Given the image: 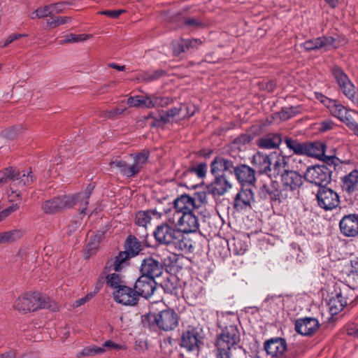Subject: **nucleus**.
I'll use <instances>...</instances> for the list:
<instances>
[{
  "instance_id": "a19ab883",
  "label": "nucleus",
  "mask_w": 358,
  "mask_h": 358,
  "mask_svg": "<svg viewBox=\"0 0 358 358\" xmlns=\"http://www.w3.org/2000/svg\"><path fill=\"white\" fill-rule=\"evenodd\" d=\"M103 238V234L98 232L96 234H91L89 236L88 243L87 245V252L90 255L92 254L99 247V244Z\"/></svg>"
},
{
  "instance_id": "0eeeda50",
  "label": "nucleus",
  "mask_w": 358,
  "mask_h": 358,
  "mask_svg": "<svg viewBox=\"0 0 358 358\" xmlns=\"http://www.w3.org/2000/svg\"><path fill=\"white\" fill-rule=\"evenodd\" d=\"M148 317L152 324H156L164 331L172 330L178 324V315L172 309L163 310L157 313H150Z\"/></svg>"
},
{
  "instance_id": "2f4dec72",
  "label": "nucleus",
  "mask_w": 358,
  "mask_h": 358,
  "mask_svg": "<svg viewBox=\"0 0 358 358\" xmlns=\"http://www.w3.org/2000/svg\"><path fill=\"white\" fill-rule=\"evenodd\" d=\"M343 188L348 192L358 189V170H353L343 178Z\"/></svg>"
},
{
  "instance_id": "a211bd4d",
  "label": "nucleus",
  "mask_w": 358,
  "mask_h": 358,
  "mask_svg": "<svg viewBox=\"0 0 358 358\" xmlns=\"http://www.w3.org/2000/svg\"><path fill=\"white\" fill-rule=\"evenodd\" d=\"M281 181L286 191H294L302 185V176L294 171H285Z\"/></svg>"
},
{
  "instance_id": "5701e85b",
  "label": "nucleus",
  "mask_w": 358,
  "mask_h": 358,
  "mask_svg": "<svg viewBox=\"0 0 358 358\" xmlns=\"http://www.w3.org/2000/svg\"><path fill=\"white\" fill-rule=\"evenodd\" d=\"M236 178L242 185H252L255 181V171L248 166L241 165L234 169Z\"/></svg>"
},
{
  "instance_id": "69168bd1",
  "label": "nucleus",
  "mask_w": 358,
  "mask_h": 358,
  "mask_svg": "<svg viewBox=\"0 0 358 358\" xmlns=\"http://www.w3.org/2000/svg\"><path fill=\"white\" fill-rule=\"evenodd\" d=\"M92 297H93L92 294H88L85 297H83V298H80V299L76 300L74 302L73 306V307H79V306L83 305L84 303H85L87 301H90Z\"/></svg>"
},
{
  "instance_id": "4be33fe9",
  "label": "nucleus",
  "mask_w": 358,
  "mask_h": 358,
  "mask_svg": "<svg viewBox=\"0 0 358 358\" xmlns=\"http://www.w3.org/2000/svg\"><path fill=\"white\" fill-rule=\"evenodd\" d=\"M252 164L260 173L269 174L271 172L270 155L258 152L253 155Z\"/></svg>"
},
{
  "instance_id": "20e7f679",
  "label": "nucleus",
  "mask_w": 358,
  "mask_h": 358,
  "mask_svg": "<svg viewBox=\"0 0 358 358\" xmlns=\"http://www.w3.org/2000/svg\"><path fill=\"white\" fill-rule=\"evenodd\" d=\"M94 187V186L92 184H90L87 186L85 191L79 194L73 196L64 195L48 200L43 204L42 208L46 213H55L77 203H80V206H87Z\"/></svg>"
},
{
  "instance_id": "a18cd8bd",
  "label": "nucleus",
  "mask_w": 358,
  "mask_h": 358,
  "mask_svg": "<svg viewBox=\"0 0 358 358\" xmlns=\"http://www.w3.org/2000/svg\"><path fill=\"white\" fill-rule=\"evenodd\" d=\"M91 34H71L66 36L64 41H62L60 43H78L87 41V39L92 38Z\"/></svg>"
},
{
  "instance_id": "f03ea898",
  "label": "nucleus",
  "mask_w": 358,
  "mask_h": 358,
  "mask_svg": "<svg viewBox=\"0 0 358 358\" xmlns=\"http://www.w3.org/2000/svg\"><path fill=\"white\" fill-rule=\"evenodd\" d=\"M169 224L166 222L156 228L154 236L157 241L178 251L190 252L193 248L192 241L178 227Z\"/></svg>"
},
{
  "instance_id": "13d9d810",
  "label": "nucleus",
  "mask_w": 358,
  "mask_h": 358,
  "mask_svg": "<svg viewBox=\"0 0 358 358\" xmlns=\"http://www.w3.org/2000/svg\"><path fill=\"white\" fill-rule=\"evenodd\" d=\"M103 348L106 349H115V350H125V345L117 344L112 341H106L103 343Z\"/></svg>"
},
{
  "instance_id": "f8f14e48",
  "label": "nucleus",
  "mask_w": 358,
  "mask_h": 358,
  "mask_svg": "<svg viewBox=\"0 0 358 358\" xmlns=\"http://www.w3.org/2000/svg\"><path fill=\"white\" fill-rule=\"evenodd\" d=\"M347 287L343 289H336L331 293L327 302L329 313L334 315L340 313L347 305L348 301L345 299Z\"/></svg>"
},
{
  "instance_id": "bf43d9fd",
  "label": "nucleus",
  "mask_w": 358,
  "mask_h": 358,
  "mask_svg": "<svg viewBox=\"0 0 358 358\" xmlns=\"http://www.w3.org/2000/svg\"><path fill=\"white\" fill-rule=\"evenodd\" d=\"M19 208L17 203L13 204L10 207L3 210L0 213V220L1 221L3 219L8 216L13 212H15Z\"/></svg>"
},
{
  "instance_id": "ea45409f",
  "label": "nucleus",
  "mask_w": 358,
  "mask_h": 358,
  "mask_svg": "<svg viewBox=\"0 0 358 358\" xmlns=\"http://www.w3.org/2000/svg\"><path fill=\"white\" fill-rule=\"evenodd\" d=\"M106 352L103 347L90 345L84 348L78 354V357H90L97 355H102Z\"/></svg>"
},
{
  "instance_id": "37998d69",
  "label": "nucleus",
  "mask_w": 358,
  "mask_h": 358,
  "mask_svg": "<svg viewBox=\"0 0 358 358\" xmlns=\"http://www.w3.org/2000/svg\"><path fill=\"white\" fill-rule=\"evenodd\" d=\"M148 95L130 96L127 104L131 107H145L148 108Z\"/></svg>"
},
{
  "instance_id": "864d4df0",
  "label": "nucleus",
  "mask_w": 358,
  "mask_h": 358,
  "mask_svg": "<svg viewBox=\"0 0 358 358\" xmlns=\"http://www.w3.org/2000/svg\"><path fill=\"white\" fill-rule=\"evenodd\" d=\"M17 134V129L16 127H10L1 131V135L6 138H14Z\"/></svg>"
},
{
  "instance_id": "0e129e2a",
  "label": "nucleus",
  "mask_w": 358,
  "mask_h": 358,
  "mask_svg": "<svg viewBox=\"0 0 358 358\" xmlns=\"http://www.w3.org/2000/svg\"><path fill=\"white\" fill-rule=\"evenodd\" d=\"M346 331L348 335L358 338V324H351L348 325Z\"/></svg>"
},
{
  "instance_id": "39448f33",
  "label": "nucleus",
  "mask_w": 358,
  "mask_h": 358,
  "mask_svg": "<svg viewBox=\"0 0 358 358\" xmlns=\"http://www.w3.org/2000/svg\"><path fill=\"white\" fill-rule=\"evenodd\" d=\"M42 300L41 294L38 292L26 293L19 296L15 301L13 307L15 309L22 313L28 311H34L38 308H50L52 310L57 309L55 303Z\"/></svg>"
},
{
  "instance_id": "4d7b16f0",
  "label": "nucleus",
  "mask_w": 358,
  "mask_h": 358,
  "mask_svg": "<svg viewBox=\"0 0 358 358\" xmlns=\"http://www.w3.org/2000/svg\"><path fill=\"white\" fill-rule=\"evenodd\" d=\"M125 13L124 10H103L100 11L99 13L101 15H106L109 17L115 19L117 18L121 14Z\"/></svg>"
},
{
  "instance_id": "423d86ee",
  "label": "nucleus",
  "mask_w": 358,
  "mask_h": 358,
  "mask_svg": "<svg viewBox=\"0 0 358 358\" xmlns=\"http://www.w3.org/2000/svg\"><path fill=\"white\" fill-rule=\"evenodd\" d=\"M315 96L329 110L331 115L338 118L347 126L354 120L350 115L351 110L337 100L329 99L320 93H316Z\"/></svg>"
},
{
  "instance_id": "680f3d73",
  "label": "nucleus",
  "mask_w": 358,
  "mask_h": 358,
  "mask_svg": "<svg viewBox=\"0 0 358 358\" xmlns=\"http://www.w3.org/2000/svg\"><path fill=\"white\" fill-rule=\"evenodd\" d=\"M182 110H185V113H184V116L187 117H191L192 116L196 111L197 108L194 104H188V105H184L182 106Z\"/></svg>"
},
{
  "instance_id": "cd10ccee",
  "label": "nucleus",
  "mask_w": 358,
  "mask_h": 358,
  "mask_svg": "<svg viewBox=\"0 0 358 358\" xmlns=\"http://www.w3.org/2000/svg\"><path fill=\"white\" fill-rule=\"evenodd\" d=\"M233 169V163L223 158H216L211 163L210 171L215 177L220 176V173L224 171L231 172Z\"/></svg>"
},
{
  "instance_id": "f3484780",
  "label": "nucleus",
  "mask_w": 358,
  "mask_h": 358,
  "mask_svg": "<svg viewBox=\"0 0 358 358\" xmlns=\"http://www.w3.org/2000/svg\"><path fill=\"white\" fill-rule=\"evenodd\" d=\"M341 233L348 237L358 235V215L351 214L344 216L339 223Z\"/></svg>"
},
{
  "instance_id": "412c9836",
  "label": "nucleus",
  "mask_w": 358,
  "mask_h": 358,
  "mask_svg": "<svg viewBox=\"0 0 358 358\" xmlns=\"http://www.w3.org/2000/svg\"><path fill=\"white\" fill-rule=\"evenodd\" d=\"M266 353L271 357H279L287 350V343L281 338H271L264 344Z\"/></svg>"
},
{
  "instance_id": "49530a36",
  "label": "nucleus",
  "mask_w": 358,
  "mask_h": 358,
  "mask_svg": "<svg viewBox=\"0 0 358 358\" xmlns=\"http://www.w3.org/2000/svg\"><path fill=\"white\" fill-rule=\"evenodd\" d=\"M50 14H52V10H51V6L50 5V6H45L44 7L38 8L36 10L33 11L29 15V16L31 19H36V18L45 17L46 16H48Z\"/></svg>"
},
{
  "instance_id": "e433bc0d",
  "label": "nucleus",
  "mask_w": 358,
  "mask_h": 358,
  "mask_svg": "<svg viewBox=\"0 0 358 358\" xmlns=\"http://www.w3.org/2000/svg\"><path fill=\"white\" fill-rule=\"evenodd\" d=\"M111 171H117L123 175L131 177L127 172H130V166H128L124 161L119 158H116L111 161L109 164Z\"/></svg>"
},
{
  "instance_id": "dca6fc26",
  "label": "nucleus",
  "mask_w": 358,
  "mask_h": 358,
  "mask_svg": "<svg viewBox=\"0 0 358 358\" xmlns=\"http://www.w3.org/2000/svg\"><path fill=\"white\" fill-rule=\"evenodd\" d=\"M319 327L320 322L315 317L301 318L295 322L296 331L303 336H310L315 334Z\"/></svg>"
},
{
  "instance_id": "bb28decb",
  "label": "nucleus",
  "mask_w": 358,
  "mask_h": 358,
  "mask_svg": "<svg viewBox=\"0 0 358 358\" xmlns=\"http://www.w3.org/2000/svg\"><path fill=\"white\" fill-rule=\"evenodd\" d=\"M326 145L324 143L316 141L314 143H306V155L315 157L320 159H324Z\"/></svg>"
},
{
  "instance_id": "c85d7f7f",
  "label": "nucleus",
  "mask_w": 358,
  "mask_h": 358,
  "mask_svg": "<svg viewBox=\"0 0 358 358\" xmlns=\"http://www.w3.org/2000/svg\"><path fill=\"white\" fill-rule=\"evenodd\" d=\"M161 217V213L157 210L140 211L136 215V223L138 226L146 227L152 219L159 220Z\"/></svg>"
},
{
  "instance_id": "f257e3e1",
  "label": "nucleus",
  "mask_w": 358,
  "mask_h": 358,
  "mask_svg": "<svg viewBox=\"0 0 358 358\" xmlns=\"http://www.w3.org/2000/svg\"><path fill=\"white\" fill-rule=\"evenodd\" d=\"M202 213L200 206L191 196L181 195L174 201V207L165 213L166 222L180 229L184 234L196 232L200 226L198 215Z\"/></svg>"
},
{
  "instance_id": "338daca9",
  "label": "nucleus",
  "mask_w": 358,
  "mask_h": 358,
  "mask_svg": "<svg viewBox=\"0 0 358 358\" xmlns=\"http://www.w3.org/2000/svg\"><path fill=\"white\" fill-rule=\"evenodd\" d=\"M186 41L188 50L197 48L201 44V41L199 39H189L186 40Z\"/></svg>"
},
{
  "instance_id": "c9c22d12",
  "label": "nucleus",
  "mask_w": 358,
  "mask_h": 358,
  "mask_svg": "<svg viewBox=\"0 0 358 358\" xmlns=\"http://www.w3.org/2000/svg\"><path fill=\"white\" fill-rule=\"evenodd\" d=\"M23 235V231L21 229H13L0 233L2 244L12 243L20 238Z\"/></svg>"
},
{
  "instance_id": "393cba45",
  "label": "nucleus",
  "mask_w": 358,
  "mask_h": 358,
  "mask_svg": "<svg viewBox=\"0 0 358 358\" xmlns=\"http://www.w3.org/2000/svg\"><path fill=\"white\" fill-rule=\"evenodd\" d=\"M129 257L126 252H120L114 259L108 260L103 269V273L107 272H119L127 264Z\"/></svg>"
},
{
  "instance_id": "aec40b11",
  "label": "nucleus",
  "mask_w": 358,
  "mask_h": 358,
  "mask_svg": "<svg viewBox=\"0 0 358 358\" xmlns=\"http://www.w3.org/2000/svg\"><path fill=\"white\" fill-rule=\"evenodd\" d=\"M254 201V194L249 189H241L234 197V207L237 210H243L251 206Z\"/></svg>"
},
{
  "instance_id": "7ed1b4c3",
  "label": "nucleus",
  "mask_w": 358,
  "mask_h": 358,
  "mask_svg": "<svg viewBox=\"0 0 358 358\" xmlns=\"http://www.w3.org/2000/svg\"><path fill=\"white\" fill-rule=\"evenodd\" d=\"M240 341L237 327H227L216 341L217 358H247L246 352L238 345Z\"/></svg>"
},
{
  "instance_id": "4c0bfd02",
  "label": "nucleus",
  "mask_w": 358,
  "mask_h": 358,
  "mask_svg": "<svg viewBox=\"0 0 358 358\" xmlns=\"http://www.w3.org/2000/svg\"><path fill=\"white\" fill-rule=\"evenodd\" d=\"M172 100L169 97H159L148 95V108L155 107H165L170 104Z\"/></svg>"
},
{
  "instance_id": "72a5a7b5",
  "label": "nucleus",
  "mask_w": 358,
  "mask_h": 358,
  "mask_svg": "<svg viewBox=\"0 0 358 358\" xmlns=\"http://www.w3.org/2000/svg\"><path fill=\"white\" fill-rule=\"evenodd\" d=\"M148 159V152H143L136 155L134 157V163L132 165H130V172H127L130 176H134L138 173L143 166L147 162Z\"/></svg>"
},
{
  "instance_id": "5fc2aeb1",
  "label": "nucleus",
  "mask_w": 358,
  "mask_h": 358,
  "mask_svg": "<svg viewBox=\"0 0 358 358\" xmlns=\"http://www.w3.org/2000/svg\"><path fill=\"white\" fill-rule=\"evenodd\" d=\"M27 36H28L27 34H17V33L11 34V35H9L4 40V43L2 45V47L3 48L6 47L7 45H8L10 43L13 42L14 41H16V40H17V39H19V38H20L22 37H26Z\"/></svg>"
},
{
  "instance_id": "7c9ffc66",
  "label": "nucleus",
  "mask_w": 358,
  "mask_h": 358,
  "mask_svg": "<svg viewBox=\"0 0 358 358\" xmlns=\"http://www.w3.org/2000/svg\"><path fill=\"white\" fill-rule=\"evenodd\" d=\"M270 162L271 171H273V174H279L281 171H286L285 168L287 162L284 156L272 152L270 154Z\"/></svg>"
},
{
  "instance_id": "603ef678",
  "label": "nucleus",
  "mask_w": 358,
  "mask_h": 358,
  "mask_svg": "<svg viewBox=\"0 0 358 358\" xmlns=\"http://www.w3.org/2000/svg\"><path fill=\"white\" fill-rule=\"evenodd\" d=\"M349 277L353 279L358 284V258L351 262V269L349 273Z\"/></svg>"
},
{
  "instance_id": "f704fd0d",
  "label": "nucleus",
  "mask_w": 358,
  "mask_h": 358,
  "mask_svg": "<svg viewBox=\"0 0 358 358\" xmlns=\"http://www.w3.org/2000/svg\"><path fill=\"white\" fill-rule=\"evenodd\" d=\"M182 292L187 299H194L201 294V287L196 282L185 284Z\"/></svg>"
},
{
  "instance_id": "1a4fd4ad",
  "label": "nucleus",
  "mask_w": 358,
  "mask_h": 358,
  "mask_svg": "<svg viewBox=\"0 0 358 358\" xmlns=\"http://www.w3.org/2000/svg\"><path fill=\"white\" fill-rule=\"evenodd\" d=\"M332 73L342 93L358 106V93L357 94L355 87L347 74L338 67H334Z\"/></svg>"
},
{
  "instance_id": "6e6d98bb",
  "label": "nucleus",
  "mask_w": 358,
  "mask_h": 358,
  "mask_svg": "<svg viewBox=\"0 0 358 358\" xmlns=\"http://www.w3.org/2000/svg\"><path fill=\"white\" fill-rule=\"evenodd\" d=\"M155 121L157 122L156 124H153V125H158L160 123L162 124H166L169 122L171 120V118L168 115L166 112H162L159 113V116L157 117H155Z\"/></svg>"
},
{
  "instance_id": "8fccbe9b",
  "label": "nucleus",
  "mask_w": 358,
  "mask_h": 358,
  "mask_svg": "<svg viewBox=\"0 0 358 358\" xmlns=\"http://www.w3.org/2000/svg\"><path fill=\"white\" fill-rule=\"evenodd\" d=\"M192 199L200 206V210H202L201 208L203 206H204L207 203V196L206 194L204 192H197L194 194V197H191Z\"/></svg>"
},
{
  "instance_id": "6ab92c4d",
  "label": "nucleus",
  "mask_w": 358,
  "mask_h": 358,
  "mask_svg": "<svg viewBox=\"0 0 358 358\" xmlns=\"http://www.w3.org/2000/svg\"><path fill=\"white\" fill-rule=\"evenodd\" d=\"M301 46L306 50H313L320 48L329 50L331 48H336L335 40L331 36L320 37L308 40L302 43Z\"/></svg>"
},
{
  "instance_id": "3c124183",
  "label": "nucleus",
  "mask_w": 358,
  "mask_h": 358,
  "mask_svg": "<svg viewBox=\"0 0 358 358\" xmlns=\"http://www.w3.org/2000/svg\"><path fill=\"white\" fill-rule=\"evenodd\" d=\"M207 165L205 163H201L191 169V172L194 173L199 178H202L207 172Z\"/></svg>"
},
{
  "instance_id": "9b49d317",
  "label": "nucleus",
  "mask_w": 358,
  "mask_h": 358,
  "mask_svg": "<svg viewBox=\"0 0 358 358\" xmlns=\"http://www.w3.org/2000/svg\"><path fill=\"white\" fill-rule=\"evenodd\" d=\"M318 205L326 210L336 208L339 203L338 194L330 188L322 187L317 194Z\"/></svg>"
},
{
  "instance_id": "774afa93",
  "label": "nucleus",
  "mask_w": 358,
  "mask_h": 358,
  "mask_svg": "<svg viewBox=\"0 0 358 358\" xmlns=\"http://www.w3.org/2000/svg\"><path fill=\"white\" fill-rule=\"evenodd\" d=\"M334 123L330 120H326L321 123L319 128L320 131H327L332 129Z\"/></svg>"
},
{
  "instance_id": "4468645a",
  "label": "nucleus",
  "mask_w": 358,
  "mask_h": 358,
  "mask_svg": "<svg viewBox=\"0 0 358 358\" xmlns=\"http://www.w3.org/2000/svg\"><path fill=\"white\" fill-rule=\"evenodd\" d=\"M259 194L262 198L269 199L278 202H282L287 196V194L284 195L282 192L278 189V182L271 180L268 183L261 186Z\"/></svg>"
},
{
  "instance_id": "b1692460",
  "label": "nucleus",
  "mask_w": 358,
  "mask_h": 358,
  "mask_svg": "<svg viewBox=\"0 0 358 358\" xmlns=\"http://www.w3.org/2000/svg\"><path fill=\"white\" fill-rule=\"evenodd\" d=\"M141 272L143 275H146L155 279L162 273V266L160 264L152 258H148L141 264Z\"/></svg>"
},
{
  "instance_id": "a878e982",
  "label": "nucleus",
  "mask_w": 358,
  "mask_h": 358,
  "mask_svg": "<svg viewBox=\"0 0 358 358\" xmlns=\"http://www.w3.org/2000/svg\"><path fill=\"white\" fill-rule=\"evenodd\" d=\"M232 187L230 181L225 176H216L215 180L211 183L210 188L214 195L222 196Z\"/></svg>"
},
{
  "instance_id": "473e14b6",
  "label": "nucleus",
  "mask_w": 358,
  "mask_h": 358,
  "mask_svg": "<svg viewBox=\"0 0 358 358\" xmlns=\"http://www.w3.org/2000/svg\"><path fill=\"white\" fill-rule=\"evenodd\" d=\"M282 138L277 134H268L259 141V146L266 149L277 148L281 143Z\"/></svg>"
},
{
  "instance_id": "c756f323",
  "label": "nucleus",
  "mask_w": 358,
  "mask_h": 358,
  "mask_svg": "<svg viewBox=\"0 0 358 358\" xmlns=\"http://www.w3.org/2000/svg\"><path fill=\"white\" fill-rule=\"evenodd\" d=\"M101 278L106 279L107 285L112 288L113 291L120 289L125 285L122 275L116 273L115 271L113 273H112V271L107 272L106 274H104L103 271Z\"/></svg>"
},
{
  "instance_id": "6e6552de",
  "label": "nucleus",
  "mask_w": 358,
  "mask_h": 358,
  "mask_svg": "<svg viewBox=\"0 0 358 358\" xmlns=\"http://www.w3.org/2000/svg\"><path fill=\"white\" fill-rule=\"evenodd\" d=\"M201 343V330L198 328H191L183 333L180 346L191 355L190 358H196Z\"/></svg>"
},
{
  "instance_id": "052dcab7",
  "label": "nucleus",
  "mask_w": 358,
  "mask_h": 358,
  "mask_svg": "<svg viewBox=\"0 0 358 358\" xmlns=\"http://www.w3.org/2000/svg\"><path fill=\"white\" fill-rule=\"evenodd\" d=\"M296 113H298L297 108L291 107L289 108L283 110L281 112L280 117L285 120L289 119L294 115Z\"/></svg>"
},
{
  "instance_id": "ddd939ff",
  "label": "nucleus",
  "mask_w": 358,
  "mask_h": 358,
  "mask_svg": "<svg viewBox=\"0 0 358 358\" xmlns=\"http://www.w3.org/2000/svg\"><path fill=\"white\" fill-rule=\"evenodd\" d=\"M114 300L124 306H134L137 303L138 297L135 290L124 285V287L113 291Z\"/></svg>"
},
{
  "instance_id": "e2e57ef3",
  "label": "nucleus",
  "mask_w": 358,
  "mask_h": 358,
  "mask_svg": "<svg viewBox=\"0 0 358 358\" xmlns=\"http://www.w3.org/2000/svg\"><path fill=\"white\" fill-rule=\"evenodd\" d=\"M163 73L164 72L162 71H157L152 73H147L145 75L143 80L146 81L154 80L161 77Z\"/></svg>"
},
{
  "instance_id": "2eb2a0df",
  "label": "nucleus",
  "mask_w": 358,
  "mask_h": 358,
  "mask_svg": "<svg viewBox=\"0 0 358 358\" xmlns=\"http://www.w3.org/2000/svg\"><path fill=\"white\" fill-rule=\"evenodd\" d=\"M155 285V279L141 275L135 283L134 290L138 296L148 298L154 293Z\"/></svg>"
},
{
  "instance_id": "58836bf2",
  "label": "nucleus",
  "mask_w": 358,
  "mask_h": 358,
  "mask_svg": "<svg viewBox=\"0 0 358 358\" xmlns=\"http://www.w3.org/2000/svg\"><path fill=\"white\" fill-rule=\"evenodd\" d=\"M125 251L128 254V257H134L137 255L141 251V245L137 239L134 237H129L126 243Z\"/></svg>"
},
{
  "instance_id": "c03bdc74",
  "label": "nucleus",
  "mask_w": 358,
  "mask_h": 358,
  "mask_svg": "<svg viewBox=\"0 0 358 358\" xmlns=\"http://www.w3.org/2000/svg\"><path fill=\"white\" fill-rule=\"evenodd\" d=\"M31 171H23L22 173H19L16 171L15 182L16 183L22 185H29L33 182V176L30 174Z\"/></svg>"
},
{
  "instance_id": "9d476101",
  "label": "nucleus",
  "mask_w": 358,
  "mask_h": 358,
  "mask_svg": "<svg viewBox=\"0 0 358 358\" xmlns=\"http://www.w3.org/2000/svg\"><path fill=\"white\" fill-rule=\"evenodd\" d=\"M305 179L317 185L327 184L331 178L330 171L326 166L308 167L304 175Z\"/></svg>"
},
{
  "instance_id": "de8ad7c7",
  "label": "nucleus",
  "mask_w": 358,
  "mask_h": 358,
  "mask_svg": "<svg viewBox=\"0 0 358 358\" xmlns=\"http://www.w3.org/2000/svg\"><path fill=\"white\" fill-rule=\"evenodd\" d=\"M173 51L175 55H179L182 52L188 50L187 49V43L186 40L180 39L176 41H173L172 43Z\"/></svg>"
},
{
  "instance_id": "79ce46f5",
  "label": "nucleus",
  "mask_w": 358,
  "mask_h": 358,
  "mask_svg": "<svg viewBox=\"0 0 358 358\" xmlns=\"http://www.w3.org/2000/svg\"><path fill=\"white\" fill-rule=\"evenodd\" d=\"M285 143L287 148L296 155H304L306 149V143H301L296 140L287 138Z\"/></svg>"
},
{
  "instance_id": "09e8293b",
  "label": "nucleus",
  "mask_w": 358,
  "mask_h": 358,
  "mask_svg": "<svg viewBox=\"0 0 358 358\" xmlns=\"http://www.w3.org/2000/svg\"><path fill=\"white\" fill-rule=\"evenodd\" d=\"M71 18L69 17H54L48 20L46 23L48 26L51 28H55L61 24H66L70 21Z\"/></svg>"
}]
</instances>
